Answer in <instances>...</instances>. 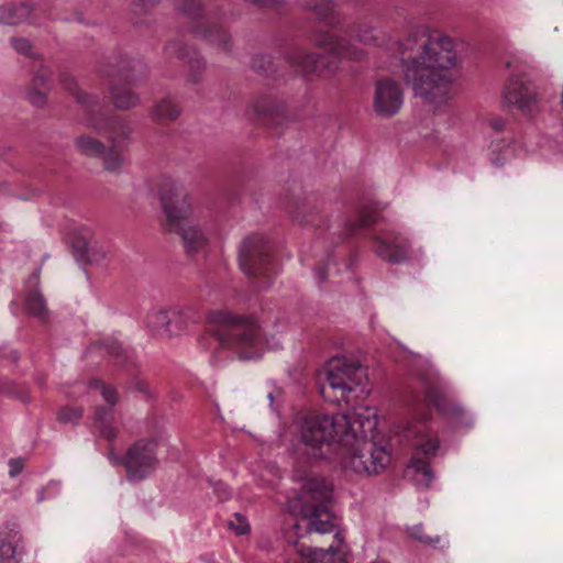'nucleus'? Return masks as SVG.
I'll return each mask as SVG.
<instances>
[{"instance_id":"f257e3e1","label":"nucleus","mask_w":563,"mask_h":563,"mask_svg":"<svg viewBox=\"0 0 563 563\" xmlns=\"http://www.w3.org/2000/svg\"><path fill=\"white\" fill-rule=\"evenodd\" d=\"M358 42L384 48L389 66L400 67L413 96L437 112L451 98L452 69L459 64L454 42L427 26L412 29L402 41H394L372 26L361 24L354 31Z\"/></svg>"},{"instance_id":"f03ea898","label":"nucleus","mask_w":563,"mask_h":563,"mask_svg":"<svg viewBox=\"0 0 563 563\" xmlns=\"http://www.w3.org/2000/svg\"><path fill=\"white\" fill-rule=\"evenodd\" d=\"M373 408L345 413L309 415L298 429L296 451L311 460H335L345 472L374 476L390 463V451L377 441Z\"/></svg>"},{"instance_id":"7ed1b4c3","label":"nucleus","mask_w":563,"mask_h":563,"mask_svg":"<svg viewBox=\"0 0 563 563\" xmlns=\"http://www.w3.org/2000/svg\"><path fill=\"white\" fill-rule=\"evenodd\" d=\"M208 335L199 344L206 350L230 351L239 358L252 360L261 356L262 331L252 316L228 310H213L208 313Z\"/></svg>"},{"instance_id":"20e7f679","label":"nucleus","mask_w":563,"mask_h":563,"mask_svg":"<svg viewBox=\"0 0 563 563\" xmlns=\"http://www.w3.org/2000/svg\"><path fill=\"white\" fill-rule=\"evenodd\" d=\"M158 197L166 217V230L179 236L184 251L194 256L207 251L209 239L194 214L191 198L178 181L164 179Z\"/></svg>"},{"instance_id":"39448f33","label":"nucleus","mask_w":563,"mask_h":563,"mask_svg":"<svg viewBox=\"0 0 563 563\" xmlns=\"http://www.w3.org/2000/svg\"><path fill=\"white\" fill-rule=\"evenodd\" d=\"M311 41L316 47L324 49L325 53H310L297 48L287 55L289 65L302 76L321 75L324 71L334 73L341 60H361L365 56L364 49L328 32H316Z\"/></svg>"},{"instance_id":"423d86ee","label":"nucleus","mask_w":563,"mask_h":563,"mask_svg":"<svg viewBox=\"0 0 563 563\" xmlns=\"http://www.w3.org/2000/svg\"><path fill=\"white\" fill-rule=\"evenodd\" d=\"M301 482L305 504L302 506V519L307 521L302 528L299 522L294 525V532L298 538H302L305 533L325 534L334 530L333 516L327 507L332 499L333 487L331 483L321 476L308 473L303 475L297 474Z\"/></svg>"},{"instance_id":"0eeeda50","label":"nucleus","mask_w":563,"mask_h":563,"mask_svg":"<svg viewBox=\"0 0 563 563\" xmlns=\"http://www.w3.org/2000/svg\"><path fill=\"white\" fill-rule=\"evenodd\" d=\"M405 438L413 450L406 470V476L418 487L429 488L434 478L429 459L434 456L440 448L437 431L429 421L424 419L415 420L405 429Z\"/></svg>"},{"instance_id":"6e6552de","label":"nucleus","mask_w":563,"mask_h":563,"mask_svg":"<svg viewBox=\"0 0 563 563\" xmlns=\"http://www.w3.org/2000/svg\"><path fill=\"white\" fill-rule=\"evenodd\" d=\"M323 373L325 384L320 387V393L331 402L345 400L349 394L363 386L367 378L366 369L360 363L345 357L330 360Z\"/></svg>"},{"instance_id":"1a4fd4ad","label":"nucleus","mask_w":563,"mask_h":563,"mask_svg":"<svg viewBox=\"0 0 563 563\" xmlns=\"http://www.w3.org/2000/svg\"><path fill=\"white\" fill-rule=\"evenodd\" d=\"M412 374L421 382L429 405L442 415L461 416L463 413V408L453 400L450 385L429 360L418 356Z\"/></svg>"},{"instance_id":"9d476101","label":"nucleus","mask_w":563,"mask_h":563,"mask_svg":"<svg viewBox=\"0 0 563 563\" xmlns=\"http://www.w3.org/2000/svg\"><path fill=\"white\" fill-rule=\"evenodd\" d=\"M239 264L242 272L250 278H261L257 282L258 289H265L271 285L272 247L263 235H250L245 238L239 249Z\"/></svg>"},{"instance_id":"9b49d317","label":"nucleus","mask_w":563,"mask_h":563,"mask_svg":"<svg viewBox=\"0 0 563 563\" xmlns=\"http://www.w3.org/2000/svg\"><path fill=\"white\" fill-rule=\"evenodd\" d=\"M113 464H122L130 482L147 478L158 466L156 442L142 439L133 443L121 457L110 455Z\"/></svg>"},{"instance_id":"f8f14e48","label":"nucleus","mask_w":563,"mask_h":563,"mask_svg":"<svg viewBox=\"0 0 563 563\" xmlns=\"http://www.w3.org/2000/svg\"><path fill=\"white\" fill-rule=\"evenodd\" d=\"M133 65L129 58L120 59L115 65H112L106 75L110 78V93L115 108L120 110H129L134 108L140 98L126 87H120L119 82H132L135 80L132 74Z\"/></svg>"},{"instance_id":"ddd939ff","label":"nucleus","mask_w":563,"mask_h":563,"mask_svg":"<svg viewBox=\"0 0 563 563\" xmlns=\"http://www.w3.org/2000/svg\"><path fill=\"white\" fill-rule=\"evenodd\" d=\"M405 92L400 82L390 77L379 78L375 82L373 109L380 118H391L404 106Z\"/></svg>"},{"instance_id":"4468645a","label":"nucleus","mask_w":563,"mask_h":563,"mask_svg":"<svg viewBox=\"0 0 563 563\" xmlns=\"http://www.w3.org/2000/svg\"><path fill=\"white\" fill-rule=\"evenodd\" d=\"M501 103L504 107L532 112L538 108L539 99L526 76L511 75L503 89Z\"/></svg>"},{"instance_id":"2eb2a0df","label":"nucleus","mask_w":563,"mask_h":563,"mask_svg":"<svg viewBox=\"0 0 563 563\" xmlns=\"http://www.w3.org/2000/svg\"><path fill=\"white\" fill-rule=\"evenodd\" d=\"M374 253L390 263L399 264L408 260L410 243L400 233L384 231L371 235Z\"/></svg>"},{"instance_id":"dca6fc26","label":"nucleus","mask_w":563,"mask_h":563,"mask_svg":"<svg viewBox=\"0 0 563 563\" xmlns=\"http://www.w3.org/2000/svg\"><path fill=\"white\" fill-rule=\"evenodd\" d=\"M247 114L273 124H282L288 118L284 101L271 95L255 98L247 108Z\"/></svg>"},{"instance_id":"f3484780","label":"nucleus","mask_w":563,"mask_h":563,"mask_svg":"<svg viewBox=\"0 0 563 563\" xmlns=\"http://www.w3.org/2000/svg\"><path fill=\"white\" fill-rule=\"evenodd\" d=\"M164 53L168 58L186 59L189 71L187 80L190 82H199L206 68V62L200 54L192 47H188L181 41H170L164 47Z\"/></svg>"},{"instance_id":"a211bd4d","label":"nucleus","mask_w":563,"mask_h":563,"mask_svg":"<svg viewBox=\"0 0 563 563\" xmlns=\"http://www.w3.org/2000/svg\"><path fill=\"white\" fill-rule=\"evenodd\" d=\"M88 121L89 125L99 133L108 132V139L114 147L124 148L128 145L132 130L122 120L90 113Z\"/></svg>"},{"instance_id":"6ab92c4d","label":"nucleus","mask_w":563,"mask_h":563,"mask_svg":"<svg viewBox=\"0 0 563 563\" xmlns=\"http://www.w3.org/2000/svg\"><path fill=\"white\" fill-rule=\"evenodd\" d=\"M195 36L205 40L208 44L220 52L231 53L233 40L230 31L217 22H203L195 26Z\"/></svg>"},{"instance_id":"aec40b11","label":"nucleus","mask_w":563,"mask_h":563,"mask_svg":"<svg viewBox=\"0 0 563 563\" xmlns=\"http://www.w3.org/2000/svg\"><path fill=\"white\" fill-rule=\"evenodd\" d=\"M20 534L15 523L0 530V563H19L22 558Z\"/></svg>"},{"instance_id":"412c9836","label":"nucleus","mask_w":563,"mask_h":563,"mask_svg":"<svg viewBox=\"0 0 563 563\" xmlns=\"http://www.w3.org/2000/svg\"><path fill=\"white\" fill-rule=\"evenodd\" d=\"M175 10L191 20H200L208 18L210 20H223L224 12L221 8L216 7L206 11V7L201 0H175Z\"/></svg>"},{"instance_id":"4be33fe9","label":"nucleus","mask_w":563,"mask_h":563,"mask_svg":"<svg viewBox=\"0 0 563 563\" xmlns=\"http://www.w3.org/2000/svg\"><path fill=\"white\" fill-rule=\"evenodd\" d=\"M170 336L179 335L192 323L199 321V312L191 306H174L169 308Z\"/></svg>"},{"instance_id":"5701e85b","label":"nucleus","mask_w":563,"mask_h":563,"mask_svg":"<svg viewBox=\"0 0 563 563\" xmlns=\"http://www.w3.org/2000/svg\"><path fill=\"white\" fill-rule=\"evenodd\" d=\"M40 280V269L35 271L27 279L30 287L25 297V308L34 317L43 319L47 314L46 301L37 288Z\"/></svg>"},{"instance_id":"b1692460","label":"nucleus","mask_w":563,"mask_h":563,"mask_svg":"<svg viewBox=\"0 0 563 563\" xmlns=\"http://www.w3.org/2000/svg\"><path fill=\"white\" fill-rule=\"evenodd\" d=\"M301 9L311 11L318 21L334 27L341 23V19L333 11L332 2L330 0H298Z\"/></svg>"},{"instance_id":"393cba45","label":"nucleus","mask_w":563,"mask_h":563,"mask_svg":"<svg viewBox=\"0 0 563 563\" xmlns=\"http://www.w3.org/2000/svg\"><path fill=\"white\" fill-rule=\"evenodd\" d=\"M169 308H154L148 311L146 316V327L148 330L158 336H170L169 328Z\"/></svg>"},{"instance_id":"a878e982","label":"nucleus","mask_w":563,"mask_h":563,"mask_svg":"<svg viewBox=\"0 0 563 563\" xmlns=\"http://www.w3.org/2000/svg\"><path fill=\"white\" fill-rule=\"evenodd\" d=\"M180 114L178 107L170 100L164 99L150 111L151 118L159 123L176 120Z\"/></svg>"},{"instance_id":"bb28decb","label":"nucleus","mask_w":563,"mask_h":563,"mask_svg":"<svg viewBox=\"0 0 563 563\" xmlns=\"http://www.w3.org/2000/svg\"><path fill=\"white\" fill-rule=\"evenodd\" d=\"M60 82L64 86V88L68 92H70L79 103L86 104L91 110L98 104V99L96 97L88 96L86 92L80 91L77 88L76 80L69 74H62Z\"/></svg>"},{"instance_id":"cd10ccee","label":"nucleus","mask_w":563,"mask_h":563,"mask_svg":"<svg viewBox=\"0 0 563 563\" xmlns=\"http://www.w3.org/2000/svg\"><path fill=\"white\" fill-rule=\"evenodd\" d=\"M379 214L375 208H364L360 212V217L354 222H349L345 228L347 235L355 234L358 230L368 228L378 221Z\"/></svg>"},{"instance_id":"c85d7f7f","label":"nucleus","mask_w":563,"mask_h":563,"mask_svg":"<svg viewBox=\"0 0 563 563\" xmlns=\"http://www.w3.org/2000/svg\"><path fill=\"white\" fill-rule=\"evenodd\" d=\"M75 144L77 150L86 156L99 157L104 154V144L92 136L80 135L76 139Z\"/></svg>"},{"instance_id":"c756f323","label":"nucleus","mask_w":563,"mask_h":563,"mask_svg":"<svg viewBox=\"0 0 563 563\" xmlns=\"http://www.w3.org/2000/svg\"><path fill=\"white\" fill-rule=\"evenodd\" d=\"M8 25H15L26 21L31 14V7L25 3H11L3 5Z\"/></svg>"},{"instance_id":"7c9ffc66","label":"nucleus","mask_w":563,"mask_h":563,"mask_svg":"<svg viewBox=\"0 0 563 563\" xmlns=\"http://www.w3.org/2000/svg\"><path fill=\"white\" fill-rule=\"evenodd\" d=\"M161 0H132L131 13L135 18L134 24L142 25L145 23L141 18L151 15L152 11L159 4Z\"/></svg>"},{"instance_id":"2f4dec72","label":"nucleus","mask_w":563,"mask_h":563,"mask_svg":"<svg viewBox=\"0 0 563 563\" xmlns=\"http://www.w3.org/2000/svg\"><path fill=\"white\" fill-rule=\"evenodd\" d=\"M74 256L78 262L87 261L89 263H98L106 257V252L101 251H89L88 244L85 241L78 240L73 245Z\"/></svg>"},{"instance_id":"473e14b6","label":"nucleus","mask_w":563,"mask_h":563,"mask_svg":"<svg viewBox=\"0 0 563 563\" xmlns=\"http://www.w3.org/2000/svg\"><path fill=\"white\" fill-rule=\"evenodd\" d=\"M101 346L104 349L106 353L114 360L117 365L122 366L130 358L129 351L123 349L122 345L114 340L104 341Z\"/></svg>"},{"instance_id":"72a5a7b5","label":"nucleus","mask_w":563,"mask_h":563,"mask_svg":"<svg viewBox=\"0 0 563 563\" xmlns=\"http://www.w3.org/2000/svg\"><path fill=\"white\" fill-rule=\"evenodd\" d=\"M122 150L123 148L114 147L113 144H111L108 151L104 150V154L101 156L103 157V165L107 170L119 172L121 169L124 163V158L120 153Z\"/></svg>"},{"instance_id":"f704fd0d","label":"nucleus","mask_w":563,"mask_h":563,"mask_svg":"<svg viewBox=\"0 0 563 563\" xmlns=\"http://www.w3.org/2000/svg\"><path fill=\"white\" fill-rule=\"evenodd\" d=\"M407 531H408V534L410 536V538L417 540L418 542H420L427 547L438 548L439 544L441 543L440 536L429 537V536L424 534L423 527L420 523L408 528Z\"/></svg>"},{"instance_id":"c9c22d12","label":"nucleus","mask_w":563,"mask_h":563,"mask_svg":"<svg viewBox=\"0 0 563 563\" xmlns=\"http://www.w3.org/2000/svg\"><path fill=\"white\" fill-rule=\"evenodd\" d=\"M89 386L91 388H97L101 390V396L104 399V401L110 406L113 407L117 405L119 396L117 390L109 386L104 385L101 380L93 379L89 383Z\"/></svg>"},{"instance_id":"e433bc0d","label":"nucleus","mask_w":563,"mask_h":563,"mask_svg":"<svg viewBox=\"0 0 563 563\" xmlns=\"http://www.w3.org/2000/svg\"><path fill=\"white\" fill-rule=\"evenodd\" d=\"M82 417V409L80 407L65 406L60 408L57 419L62 423L76 424Z\"/></svg>"},{"instance_id":"4c0bfd02","label":"nucleus","mask_w":563,"mask_h":563,"mask_svg":"<svg viewBox=\"0 0 563 563\" xmlns=\"http://www.w3.org/2000/svg\"><path fill=\"white\" fill-rule=\"evenodd\" d=\"M301 556L310 558L311 560H317L319 556L330 559L333 558L339 549L338 547H334L333 544L330 545L328 549H321V548H307L306 550L303 548L298 550Z\"/></svg>"},{"instance_id":"58836bf2","label":"nucleus","mask_w":563,"mask_h":563,"mask_svg":"<svg viewBox=\"0 0 563 563\" xmlns=\"http://www.w3.org/2000/svg\"><path fill=\"white\" fill-rule=\"evenodd\" d=\"M11 44L14 47V49L22 55H25L34 59L38 57L37 54L33 52L32 43L26 38L12 37Z\"/></svg>"},{"instance_id":"ea45409f","label":"nucleus","mask_w":563,"mask_h":563,"mask_svg":"<svg viewBox=\"0 0 563 563\" xmlns=\"http://www.w3.org/2000/svg\"><path fill=\"white\" fill-rule=\"evenodd\" d=\"M0 391L10 396L20 399L23 402L30 401V398L26 391L22 388L14 386L12 383L5 382L1 383Z\"/></svg>"},{"instance_id":"a19ab883","label":"nucleus","mask_w":563,"mask_h":563,"mask_svg":"<svg viewBox=\"0 0 563 563\" xmlns=\"http://www.w3.org/2000/svg\"><path fill=\"white\" fill-rule=\"evenodd\" d=\"M62 489L60 482L51 481L45 487H42L38 490L37 501H43L45 499L54 498L59 495Z\"/></svg>"},{"instance_id":"79ce46f5","label":"nucleus","mask_w":563,"mask_h":563,"mask_svg":"<svg viewBox=\"0 0 563 563\" xmlns=\"http://www.w3.org/2000/svg\"><path fill=\"white\" fill-rule=\"evenodd\" d=\"M272 66V58L266 54H256L252 58L251 67L254 71L266 74Z\"/></svg>"},{"instance_id":"37998d69","label":"nucleus","mask_w":563,"mask_h":563,"mask_svg":"<svg viewBox=\"0 0 563 563\" xmlns=\"http://www.w3.org/2000/svg\"><path fill=\"white\" fill-rule=\"evenodd\" d=\"M234 519L229 521L228 526L231 530H233L238 536L245 534L250 530V525L244 516L236 512L234 514Z\"/></svg>"},{"instance_id":"c03bdc74","label":"nucleus","mask_w":563,"mask_h":563,"mask_svg":"<svg viewBox=\"0 0 563 563\" xmlns=\"http://www.w3.org/2000/svg\"><path fill=\"white\" fill-rule=\"evenodd\" d=\"M46 90L31 86L26 91L27 100L37 107H41L46 101Z\"/></svg>"},{"instance_id":"a18cd8bd","label":"nucleus","mask_w":563,"mask_h":563,"mask_svg":"<svg viewBox=\"0 0 563 563\" xmlns=\"http://www.w3.org/2000/svg\"><path fill=\"white\" fill-rule=\"evenodd\" d=\"M48 82H49V71L42 67L35 73V75L32 79L31 86L47 90Z\"/></svg>"},{"instance_id":"49530a36","label":"nucleus","mask_w":563,"mask_h":563,"mask_svg":"<svg viewBox=\"0 0 563 563\" xmlns=\"http://www.w3.org/2000/svg\"><path fill=\"white\" fill-rule=\"evenodd\" d=\"M261 9H278L283 5L282 0H244Z\"/></svg>"},{"instance_id":"de8ad7c7","label":"nucleus","mask_w":563,"mask_h":563,"mask_svg":"<svg viewBox=\"0 0 563 563\" xmlns=\"http://www.w3.org/2000/svg\"><path fill=\"white\" fill-rule=\"evenodd\" d=\"M133 388L136 391L143 394L144 396L151 397V388H150V385L145 380L136 379L133 383Z\"/></svg>"},{"instance_id":"09e8293b","label":"nucleus","mask_w":563,"mask_h":563,"mask_svg":"<svg viewBox=\"0 0 563 563\" xmlns=\"http://www.w3.org/2000/svg\"><path fill=\"white\" fill-rule=\"evenodd\" d=\"M110 409L108 408H103V407H99L96 409V412H95V416H96V419L100 422H103L107 417L110 415Z\"/></svg>"},{"instance_id":"8fccbe9b","label":"nucleus","mask_w":563,"mask_h":563,"mask_svg":"<svg viewBox=\"0 0 563 563\" xmlns=\"http://www.w3.org/2000/svg\"><path fill=\"white\" fill-rule=\"evenodd\" d=\"M490 126L495 131H503L505 129L506 122L503 119H493L489 122Z\"/></svg>"},{"instance_id":"3c124183","label":"nucleus","mask_w":563,"mask_h":563,"mask_svg":"<svg viewBox=\"0 0 563 563\" xmlns=\"http://www.w3.org/2000/svg\"><path fill=\"white\" fill-rule=\"evenodd\" d=\"M101 433L109 441H111L115 438V432H114L113 428H111L109 426L101 427Z\"/></svg>"},{"instance_id":"603ef678","label":"nucleus","mask_w":563,"mask_h":563,"mask_svg":"<svg viewBox=\"0 0 563 563\" xmlns=\"http://www.w3.org/2000/svg\"><path fill=\"white\" fill-rule=\"evenodd\" d=\"M230 495H231V492L229 490V488L221 484L220 490H219V497L222 499H227L230 497Z\"/></svg>"},{"instance_id":"864d4df0","label":"nucleus","mask_w":563,"mask_h":563,"mask_svg":"<svg viewBox=\"0 0 563 563\" xmlns=\"http://www.w3.org/2000/svg\"><path fill=\"white\" fill-rule=\"evenodd\" d=\"M294 219L299 222V223H302V222H312V220L310 219H306V216H301L300 211L297 210L295 213H294Z\"/></svg>"},{"instance_id":"5fc2aeb1","label":"nucleus","mask_w":563,"mask_h":563,"mask_svg":"<svg viewBox=\"0 0 563 563\" xmlns=\"http://www.w3.org/2000/svg\"><path fill=\"white\" fill-rule=\"evenodd\" d=\"M316 276L319 279L320 283L324 282L327 279V275L323 268H318L316 271Z\"/></svg>"},{"instance_id":"6e6d98bb","label":"nucleus","mask_w":563,"mask_h":563,"mask_svg":"<svg viewBox=\"0 0 563 563\" xmlns=\"http://www.w3.org/2000/svg\"><path fill=\"white\" fill-rule=\"evenodd\" d=\"M4 7H0V24H7Z\"/></svg>"},{"instance_id":"4d7b16f0","label":"nucleus","mask_w":563,"mask_h":563,"mask_svg":"<svg viewBox=\"0 0 563 563\" xmlns=\"http://www.w3.org/2000/svg\"><path fill=\"white\" fill-rule=\"evenodd\" d=\"M490 161H492L493 165H495L497 167L503 166V164H504V159H501L498 156L497 157H492Z\"/></svg>"},{"instance_id":"13d9d810","label":"nucleus","mask_w":563,"mask_h":563,"mask_svg":"<svg viewBox=\"0 0 563 563\" xmlns=\"http://www.w3.org/2000/svg\"><path fill=\"white\" fill-rule=\"evenodd\" d=\"M10 357L13 360V361H16L19 355H18V352L16 351H10Z\"/></svg>"},{"instance_id":"bf43d9fd","label":"nucleus","mask_w":563,"mask_h":563,"mask_svg":"<svg viewBox=\"0 0 563 563\" xmlns=\"http://www.w3.org/2000/svg\"><path fill=\"white\" fill-rule=\"evenodd\" d=\"M505 66H506L507 68H511V67L514 66V63H512L511 60H507V62L505 63Z\"/></svg>"},{"instance_id":"052dcab7","label":"nucleus","mask_w":563,"mask_h":563,"mask_svg":"<svg viewBox=\"0 0 563 563\" xmlns=\"http://www.w3.org/2000/svg\"><path fill=\"white\" fill-rule=\"evenodd\" d=\"M77 21H78V22H80V23H82V22H84V20H82V18H81V15H80V14H77Z\"/></svg>"},{"instance_id":"680f3d73","label":"nucleus","mask_w":563,"mask_h":563,"mask_svg":"<svg viewBox=\"0 0 563 563\" xmlns=\"http://www.w3.org/2000/svg\"><path fill=\"white\" fill-rule=\"evenodd\" d=\"M334 538H335L339 542H341L340 533H339V532H336V533H335Z\"/></svg>"},{"instance_id":"e2e57ef3","label":"nucleus","mask_w":563,"mask_h":563,"mask_svg":"<svg viewBox=\"0 0 563 563\" xmlns=\"http://www.w3.org/2000/svg\"><path fill=\"white\" fill-rule=\"evenodd\" d=\"M37 384H38L40 386H43V385H44V380H43V379H37Z\"/></svg>"},{"instance_id":"0e129e2a","label":"nucleus","mask_w":563,"mask_h":563,"mask_svg":"<svg viewBox=\"0 0 563 563\" xmlns=\"http://www.w3.org/2000/svg\"><path fill=\"white\" fill-rule=\"evenodd\" d=\"M268 398L271 399V402H273V395L272 394L268 395Z\"/></svg>"}]
</instances>
